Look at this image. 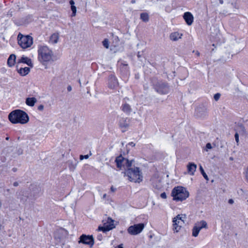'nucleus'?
I'll list each match as a JSON object with an SVG mask.
<instances>
[{
  "label": "nucleus",
  "mask_w": 248,
  "mask_h": 248,
  "mask_svg": "<svg viewBox=\"0 0 248 248\" xmlns=\"http://www.w3.org/2000/svg\"><path fill=\"white\" fill-rule=\"evenodd\" d=\"M9 121L12 124H26L29 121V117L24 111L16 109L10 113L8 116Z\"/></svg>",
  "instance_id": "f257e3e1"
},
{
  "label": "nucleus",
  "mask_w": 248,
  "mask_h": 248,
  "mask_svg": "<svg viewBox=\"0 0 248 248\" xmlns=\"http://www.w3.org/2000/svg\"><path fill=\"white\" fill-rule=\"evenodd\" d=\"M38 59L46 68L47 63L54 60L53 51L46 46H42L38 49Z\"/></svg>",
  "instance_id": "f03ea898"
},
{
  "label": "nucleus",
  "mask_w": 248,
  "mask_h": 248,
  "mask_svg": "<svg viewBox=\"0 0 248 248\" xmlns=\"http://www.w3.org/2000/svg\"><path fill=\"white\" fill-rule=\"evenodd\" d=\"M124 175L127 177L128 180L133 183H140L143 180L142 173L138 167H130L124 172Z\"/></svg>",
  "instance_id": "7ed1b4c3"
},
{
  "label": "nucleus",
  "mask_w": 248,
  "mask_h": 248,
  "mask_svg": "<svg viewBox=\"0 0 248 248\" xmlns=\"http://www.w3.org/2000/svg\"><path fill=\"white\" fill-rule=\"evenodd\" d=\"M171 195L173 197V200L176 202H182L189 197V193L185 187L178 186L173 188Z\"/></svg>",
  "instance_id": "20e7f679"
},
{
  "label": "nucleus",
  "mask_w": 248,
  "mask_h": 248,
  "mask_svg": "<svg viewBox=\"0 0 248 248\" xmlns=\"http://www.w3.org/2000/svg\"><path fill=\"white\" fill-rule=\"evenodd\" d=\"M186 215L183 214L178 215L172 219L173 230L177 232L180 231L182 225L185 223L184 219Z\"/></svg>",
  "instance_id": "39448f33"
},
{
  "label": "nucleus",
  "mask_w": 248,
  "mask_h": 248,
  "mask_svg": "<svg viewBox=\"0 0 248 248\" xmlns=\"http://www.w3.org/2000/svg\"><path fill=\"white\" fill-rule=\"evenodd\" d=\"M115 162L117 167L121 170L128 169L132 166V160L129 161L122 155L118 156L115 159Z\"/></svg>",
  "instance_id": "423d86ee"
},
{
  "label": "nucleus",
  "mask_w": 248,
  "mask_h": 248,
  "mask_svg": "<svg viewBox=\"0 0 248 248\" xmlns=\"http://www.w3.org/2000/svg\"><path fill=\"white\" fill-rule=\"evenodd\" d=\"M103 226H99L98 231L106 232L109 231L115 227L114 220L110 217H108L107 219L103 220Z\"/></svg>",
  "instance_id": "0eeeda50"
},
{
  "label": "nucleus",
  "mask_w": 248,
  "mask_h": 248,
  "mask_svg": "<svg viewBox=\"0 0 248 248\" xmlns=\"http://www.w3.org/2000/svg\"><path fill=\"white\" fill-rule=\"evenodd\" d=\"M30 37H31L30 35L24 36L20 33L18 34L17 36L18 43L22 48L25 49L31 46Z\"/></svg>",
  "instance_id": "6e6552de"
},
{
  "label": "nucleus",
  "mask_w": 248,
  "mask_h": 248,
  "mask_svg": "<svg viewBox=\"0 0 248 248\" xmlns=\"http://www.w3.org/2000/svg\"><path fill=\"white\" fill-rule=\"evenodd\" d=\"M208 225L205 220H201L196 222L192 229V236L194 237L198 236L199 232L202 229H207Z\"/></svg>",
  "instance_id": "1a4fd4ad"
},
{
  "label": "nucleus",
  "mask_w": 248,
  "mask_h": 248,
  "mask_svg": "<svg viewBox=\"0 0 248 248\" xmlns=\"http://www.w3.org/2000/svg\"><path fill=\"white\" fill-rule=\"evenodd\" d=\"M145 225L143 223H139L130 226L127 229L129 234L136 235L140 233L144 229Z\"/></svg>",
  "instance_id": "9d476101"
},
{
  "label": "nucleus",
  "mask_w": 248,
  "mask_h": 248,
  "mask_svg": "<svg viewBox=\"0 0 248 248\" xmlns=\"http://www.w3.org/2000/svg\"><path fill=\"white\" fill-rule=\"evenodd\" d=\"M78 243H82L83 244L92 246L94 244L93 238V236L82 234L80 237V240L78 241Z\"/></svg>",
  "instance_id": "9b49d317"
},
{
  "label": "nucleus",
  "mask_w": 248,
  "mask_h": 248,
  "mask_svg": "<svg viewBox=\"0 0 248 248\" xmlns=\"http://www.w3.org/2000/svg\"><path fill=\"white\" fill-rule=\"evenodd\" d=\"M155 90L157 92L161 94H166L169 92V88L167 85L163 83L159 82L155 85Z\"/></svg>",
  "instance_id": "f8f14e48"
},
{
  "label": "nucleus",
  "mask_w": 248,
  "mask_h": 248,
  "mask_svg": "<svg viewBox=\"0 0 248 248\" xmlns=\"http://www.w3.org/2000/svg\"><path fill=\"white\" fill-rule=\"evenodd\" d=\"M119 126L123 132H124L128 128L129 125V120L127 118H122L119 120Z\"/></svg>",
  "instance_id": "ddd939ff"
},
{
  "label": "nucleus",
  "mask_w": 248,
  "mask_h": 248,
  "mask_svg": "<svg viewBox=\"0 0 248 248\" xmlns=\"http://www.w3.org/2000/svg\"><path fill=\"white\" fill-rule=\"evenodd\" d=\"M183 18L188 26L191 25L193 22L194 17L190 12H186L183 15Z\"/></svg>",
  "instance_id": "4468645a"
},
{
  "label": "nucleus",
  "mask_w": 248,
  "mask_h": 248,
  "mask_svg": "<svg viewBox=\"0 0 248 248\" xmlns=\"http://www.w3.org/2000/svg\"><path fill=\"white\" fill-rule=\"evenodd\" d=\"M118 82L115 77L111 76L109 78L108 86L109 88L114 89L118 87Z\"/></svg>",
  "instance_id": "2eb2a0df"
},
{
  "label": "nucleus",
  "mask_w": 248,
  "mask_h": 248,
  "mask_svg": "<svg viewBox=\"0 0 248 248\" xmlns=\"http://www.w3.org/2000/svg\"><path fill=\"white\" fill-rule=\"evenodd\" d=\"M187 173L193 175L197 169V165L194 163H189L187 165Z\"/></svg>",
  "instance_id": "dca6fc26"
},
{
  "label": "nucleus",
  "mask_w": 248,
  "mask_h": 248,
  "mask_svg": "<svg viewBox=\"0 0 248 248\" xmlns=\"http://www.w3.org/2000/svg\"><path fill=\"white\" fill-rule=\"evenodd\" d=\"M183 36L182 33H180L177 31L172 32L170 35V38L173 41H176L181 39Z\"/></svg>",
  "instance_id": "f3484780"
},
{
  "label": "nucleus",
  "mask_w": 248,
  "mask_h": 248,
  "mask_svg": "<svg viewBox=\"0 0 248 248\" xmlns=\"http://www.w3.org/2000/svg\"><path fill=\"white\" fill-rule=\"evenodd\" d=\"M59 34L58 32L53 33L49 38V42L51 44H56L58 42Z\"/></svg>",
  "instance_id": "a211bd4d"
},
{
  "label": "nucleus",
  "mask_w": 248,
  "mask_h": 248,
  "mask_svg": "<svg viewBox=\"0 0 248 248\" xmlns=\"http://www.w3.org/2000/svg\"><path fill=\"white\" fill-rule=\"evenodd\" d=\"M16 56L15 54H11L7 60L8 65L11 67L13 66L16 62Z\"/></svg>",
  "instance_id": "6ab92c4d"
},
{
  "label": "nucleus",
  "mask_w": 248,
  "mask_h": 248,
  "mask_svg": "<svg viewBox=\"0 0 248 248\" xmlns=\"http://www.w3.org/2000/svg\"><path fill=\"white\" fill-rule=\"evenodd\" d=\"M19 63H24L27 64L28 65L31 66V60L26 57L25 56H23L21 57L20 59L18 60V62Z\"/></svg>",
  "instance_id": "aec40b11"
},
{
  "label": "nucleus",
  "mask_w": 248,
  "mask_h": 248,
  "mask_svg": "<svg viewBox=\"0 0 248 248\" xmlns=\"http://www.w3.org/2000/svg\"><path fill=\"white\" fill-rule=\"evenodd\" d=\"M30 71V68L26 67L24 68H20L18 70V72L21 76H25L29 73Z\"/></svg>",
  "instance_id": "412c9836"
},
{
  "label": "nucleus",
  "mask_w": 248,
  "mask_h": 248,
  "mask_svg": "<svg viewBox=\"0 0 248 248\" xmlns=\"http://www.w3.org/2000/svg\"><path fill=\"white\" fill-rule=\"evenodd\" d=\"M69 3L71 5V9L72 11V16H75L76 15V12H77V8L74 5L75 2L73 0H71L69 1Z\"/></svg>",
  "instance_id": "4be33fe9"
},
{
  "label": "nucleus",
  "mask_w": 248,
  "mask_h": 248,
  "mask_svg": "<svg viewBox=\"0 0 248 248\" xmlns=\"http://www.w3.org/2000/svg\"><path fill=\"white\" fill-rule=\"evenodd\" d=\"M122 110L124 112L129 113L131 111V107L130 106L127 104H124L122 106Z\"/></svg>",
  "instance_id": "5701e85b"
},
{
  "label": "nucleus",
  "mask_w": 248,
  "mask_h": 248,
  "mask_svg": "<svg viewBox=\"0 0 248 248\" xmlns=\"http://www.w3.org/2000/svg\"><path fill=\"white\" fill-rule=\"evenodd\" d=\"M140 19L144 22L149 21V16L147 13H141L140 16Z\"/></svg>",
  "instance_id": "b1692460"
},
{
  "label": "nucleus",
  "mask_w": 248,
  "mask_h": 248,
  "mask_svg": "<svg viewBox=\"0 0 248 248\" xmlns=\"http://www.w3.org/2000/svg\"><path fill=\"white\" fill-rule=\"evenodd\" d=\"M200 171L202 174V175H203V177L207 180L208 181L209 180L208 179V176L207 175V174L205 173V172H204V170L203 169V168L202 167V166H200Z\"/></svg>",
  "instance_id": "393cba45"
},
{
  "label": "nucleus",
  "mask_w": 248,
  "mask_h": 248,
  "mask_svg": "<svg viewBox=\"0 0 248 248\" xmlns=\"http://www.w3.org/2000/svg\"><path fill=\"white\" fill-rule=\"evenodd\" d=\"M91 155H92V153L90 152L89 155H80V156H79V159H80V160H82L83 159H88L89 157V156H90Z\"/></svg>",
  "instance_id": "a878e982"
},
{
  "label": "nucleus",
  "mask_w": 248,
  "mask_h": 248,
  "mask_svg": "<svg viewBox=\"0 0 248 248\" xmlns=\"http://www.w3.org/2000/svg\"><path fill=\"white\" fill-rule=\"evenodd\" d=\"M103 45L104 46V47H105L107 48H108V46H109V43H108V39H105L103 41Z\"/></svg>",
  "instance_id": "bb28decb"
},
{
  "label": "nucleus",
  "mask_w": 248,
  "mask_h": 248,
  "mask_svg": "<svg viewBox=\"0 0 248 248\" xmlns=\"http://www.w3.org/2000/svg\"><path fill=\"white\" fill-rule=\"evenodd\" d=\"M206 115H207L206 112H204L203 113H202V114H201L200 112H198L197 113V116L200 117H202V118H204L206 116Z\"/></svg>",
  "instance_id": "cd10ccee"
},
{
  "label": "nucleus",
  "mask_w": 248,
  "mask_h": 248,
  "mask_svg": "<svg viewBox=\"0 0 248 248\" xmlns=\"http://www.w3.org/2000/svg\"><path fill=\"white\" fill-rule=\"evenodd\" d=\"M220 97V94L219 93H216L214 95V98L216 101H217Z\"/></svg>",
  "instance_id": "c85d7f7f"
},
{
  "label": "nucleus",
  "mask_w": 248,
  "mask_h": 248,
  "mask_svg": "<svg viewBox=\"0 0 248 248\" xmlns=\"http://www.w3.org/2000/svg\"><path fill=\"white\" fill-rule=\"evenodd\" d=\"M26 103L28 106H31V98H27L26 99Z\"/></svg>",
  "instance_id": "c756f323"
},
{
  "label": "nucleus",
  "mask_w": 248,
  "mask_h": 248,
  "mask_svg": "<svg viewBox=\"0 0 248 248\" xmlns=\"http://www.w3.org/2000/svg\"><path fill=\"white\" fill-rule=\"evenodd\" d=\"M235 140L237 144L239 143V135L237 133H236L234 135Z\"/></svg>",
  "instance_id": "7c9ffc66"
},
{
  "label": "nucleus",
  "mask_w": 248,
  "mask_h": 248,
  "mask_svg": "<svg viewBox=\"0 0 248 248\" xmlns=\"http://www.w3.org/2000/svg\"><path fill=\"white\" fill-rule=\"evenodd\" d=\"M206 149H207L206 150V151H208V150H207L208 149H212V145H211V143H207V144H206Z\"/></svg>",
  "instance_id": "2f4dec72"
},
{
  "label": "nucleus",
  "mask_w": 248,
  "mask_h": 248,
  "mask_svg": "<svg viewBox=\"0 0 248 248\" xmlns=\"http://www.w3.org/2000/svg\"><path fill=\"white\" fill-rule=\"evenodd\" d=\"M160 197L164 199L167 198V195L165 192L162 193L160 195Z\"/></svg>",
  "instance_id": "473e14b6"
},
{
  "label": "nucleus",
  "mask_w": 248,
  "mask_h": 248,
  "mask_svg": "<svg viewBox=\"0 0 248 248\" xmlns=\"http://www.w3.org/2000/svg\"><path fill=\"white\" fill-rule=\"evenodd\" d=\"M38 109L40 111H42L44 109V105H40L38 107Z\"/></svg>",
  "instance_id": "72a5a7b5"
},
{
  "label": "nucleus",
  "mask_w": 248,
  "mask_h": 248,
  "mask_svg": "<svg viewBox=\"0 0 248 248\" xmlns=\"http://www.w3.org/2000/svg\"><path fill=\"white\" fill-rule=\"evenodd\" d=\"M37 100L35 98L32 97V107L34 106V104L36 102Z\"/></svg>",
  "instance_id": "f704fd0d"
},
{
  "label": "nucleus",
  "mask_w": 248,
  "mask_h": 248,
  "mask_svg": "<svg viewBox=\"0 0 248 248\" xmlns=\"http://www.w3.org/2000/svg\"><path fill=\"white\" fill-rule=\"evenodd\" d=\"M246 178L247 181L248 182V167L247 168L246 172Z\"/></svg>",
  "instance_id": "c9c22d12"
},
{
  "label": "nucleus",
  "mask_w": 248,
  "mask_h": 248,
  "mask_svg": "<svg viewBox=\"0 0 248 248\" xmlns=\"http://www.w3.org/2000/svg\"><path fill=\"white\" fill-rule=\"evenodd\" d=\"M228 202L229 203L231 204H232L234 202V201L232 199H230L229 201H228Z\"/></svg>",
  "instance_id": "e433bc0d"
},
{
  "label": "nucleus",
  "mask_w": 248,
  "mask_h": 248,
  "mask_svg": "<svg viewBox=\"0 0 248 248\" xmlns=\"http://www.w3.org/2000/svg\"><path fill=\"white\" fill-rule=\"evenodd\" d=\"M71 90H72V87L71 86H70V85L68 86L67 87V91L68 92H70V91H71Z\"/></svg>",
  "instance_id": "4c0bfd02"
},
{
  "label": "nucleus",
  "mask_w": 248,
  "mask_h": 248,
  "mask_svg": "<svg viewBox=\"0 0 248 248\" xmlns=\"http://www.w3.org/2000/svg\"><path fill=\"white\" fill-rule=\"evenodd\" d=\"M13 185L15 186H17L18 185V183L17 182H15L14 183Z\"/></svg>",
  "instance_id": "58836bf2"
},
{
  "label": "nucleus",
  "mask_w": 248,
  "mask_h": 248,
  "mask_svg": "<svg viewBox=\"0 0 248 248\" xmlns=\"http://www.w3.org/2000/svg\"><path fill=\"white\" fill-rule=\"evenodd\" d=\"M118 248H124L123 244H120L118 246Z\"/></svg>",
  "instance_id": "ea45409f"
},
{
  "label": "nucleus",
  "mask_w": 248,
  "mask_h": 248,
  "mask_svg": "<svg viewBox=\"0 0 248 248\" xmlns=\"http://www.w3.org/2000/svg\"><path fill=\"white\" fill-rule=\"evenodd\" d=\"M218 1H219V3L220 4H223V0H218Z\"/></svg>",
  "instance_id": "a19ab883"
},
{
  "label": "nucleus",
  "mask_w": 248,
  "mask_h": 248,
  "mask_svg": "<svg viewBox=\"0 0 248 248\" xmlns=\"http://www.w3.org/2000/svg\"><path fill=\"white\" fill-rule=\"evenodd\" d=\"M98 239L99 240H101V239H102V236H98Z\"/></svg>",
  "instance_id": "79ce46f5"
},
{
  "label": "nucleus",
  "mask_w": 248,
  "mask_h": 248,
  "mask_svg": "<svg viewBox=\"0 0 248 248\" xmlns=\"http://www.w3.org/2000/svg\"><path fill=\"white\" fill-rule=\"evenodd\" d=\"M8 15H10V16H12V12H10V11L9 12V14H8Z\"/></svg>",
  "instance_id": "37998d69"
},
{
  "label": "nucleus",
  "mask_w": 248,
  "mask_h": 248,
  "mask_svg": "<svg viewBox=\"0 0 248 248\" xmlns=\"http://www.w3.org/2000/svg\"><path fill=\"white\" fill-rule=\"evenodd\" d=\"M111 190H112V191H114V189H113V187H111Z\"/></svg>",
  "instance_id": "c03bdc74"
},
{
  "label": "nucleus",
  "mask_w": 248,
  "mask_h": 248,
  "mask_svg": "<svg viewBox=\"0 0 248 248\" xmlns=\"http://www.w3.org/2000/svg\"><path fill=\"white\" fill-rule=\"evenodd\" d=\"M197 55H198V56H199V55H200V53H199V52H197Z\"/></svg>",
  "instance_id": "a18cd8bd"
}]
</instances>
